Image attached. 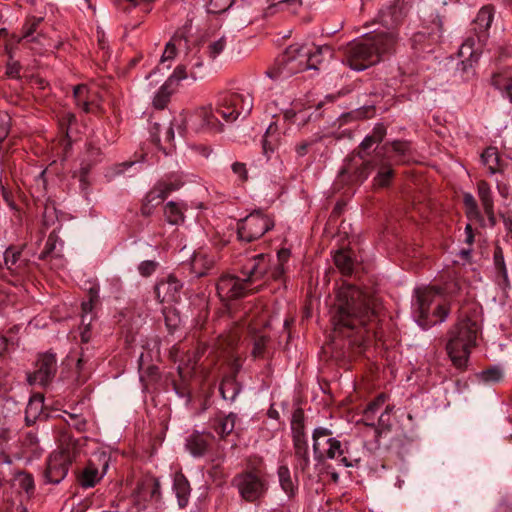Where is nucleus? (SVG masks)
Here are the masks:
<instances>
[{
	"label": "nucleus",
	"instance_id": "obj_37",
	"mask_svg": "<svg viewBox=\"0 0 512 512\" xmlns=\"http://www.w3.org/2000/svg\"><path fill=\"white\" fill-rule=\"evenodd\" d=\"M13 480L15 485L25 491L29 497L34 494L35 484L32 474L25 471H19L14 475Z\"/></svg>",
	"mask_w": 512,
	"mask_h": 512
},
{
	"label": "nucleus",
	"instance_id": "obj_64",
	"mask_svg": "<svg viewBox=\"0 0 512 512\" xmlns=\"http://www.w3.org/2000/svg\"><path fill=\"white\" fill-rule=\"evenodd\" d=\"M156 201H149L148 194L145 197V201L141 207V214L143 216H150L152 214L153 208L156 206Z\"/></svg>",
	"mask_w": 512,
	"mask_h": 512
},
{
	"label": "nucleus",
	"instance_id": "obj_18",
	"mask_svg": "<svg viewBox=\"0 0 512 512\" xmlns=\"http://www.w3.org/2000/svg\"><path fill=\"white\" fill-rule=\"evenodd\" d=\"M494 9L492 6H484L478 12L473 21V30L476 33L478 44H483L488 37L487 31L493 21Z\"/></svg>",
	"mask_w": 512,
	"mask_h": 512
},
{
	"label": "nucleus",
	"instance_id": "obj_63",
	"mask_svg": "<svg viewBox=\"0 0 512 512\" xmlns=\"http://www.w3.org/2000/svg\"><path fill=\"white\" fill-rule=\"evenodd\" d=\"M2 173L3 171L0 172V189L4 200L10 203L12 201V195L8 188V182L6 179H3Z\"/></svg>",
	"mask_w": 512,
	"mask_h": 512
},
{
	"label": "nucleus",
	"instance_id": "obj_34",
	"mask_svg": "<svg viewBox=\"0 0 512 512\" xmlns=\"http://www.w3.org/2000/svg\"><path fill=\"white\" fill-rule=\"evenodd\" d=\"M164 216L167 222L172 225H179L184 221L183 208L174 201L165 205Z\"/></svg>",
	"mask_w": 512,
	"mask_h": 512
},
{
	"label": "nucleus",
	"instance_id": "obj_2",
	"mask_svg": "<svg viewBox=\"0 0 512 512\" xmlns=\"http://www.w3.org/2000/svg\"><path fill=\"white\" fill-rule=\"evenodd\" d=\"M253 109V97L250 93L225 92L219 95L215 113L209 107L197 109L186 120L195 131L210 129L221 131V125L217 115L226 122H233L238 117H247Z\"/></svg>",
	"mask_w": 512,
	"mask_h": 512
},
{
	"label": "nucleus",
	"instance_id": "obj_51",
	"mask_svg": "<svg viewBox=\"0 0 512 512\" xmlns=\"http://www.w3.org/2000/svg\"><path fill=\"white\" fill-rule=\"evenodd\" d=\"M180 40L179 37L173 36L172 39L166 44L164 52L161 56V62H165L167 60H173L177 55V48L175 42Z\"/></svg>",
	"mask_w": 512,
	"mask_h": 512
},
{
	"label": "nucleus",
	"instance_id": "obj_60",
	"mask_svg": "<svg viewBox=\"0 0 512 512\" xmlns=\"http://www.w3.org/2000/svg\"><path fill=\"white\" fill-rule=\"evenodd\" d=\"M88 88L84 84L76 85L73 89V95L76 101L77 106H80L81 101L84 99H88Z\"/></svg>",
	"mask_w": 512,
	"mask_h": 512
},
{
	"label": "nucleus",
	"instance_id": "obj_6",
	"mask_svg": "<svg viewBox=\"0 0 512 512\" xmlns=\"http://www.w3.org/2000/svg\"><path fill=\"white\" fill-rule=\"evenodd\" d=\"M58 442V449L50 454L44 470L45 481L50 484H59L66 477L69 467L81 451L79 440L67 431L60 433Z\"/></svg>",
	"mask_w": 512,
	"mask_h": 512
},
{
	"label": "nucleus",
	"instance_id": "obj_53",
	"mask_svg": "<svg viewBox=\"0 0 512 512\" xmlns=\"http://www.w3.org/2000/svg\"><path fill=\"white\" fill-rule=\"evenodd\" d=\"M65 421L69 426L75 428L77 431L82 432L86 429L87 422L85 418L79 415L69 413L68 418L65 419Z\"/></svg>",
	"mask_w": 512,
	"mask_h": 512
},
{
	"label": "nucleus",
	"instance_id": "obj_19",
	"mask_svg": "<svg viewBox=\"0 0 512 512\" xmlns=\"http://www.w3.org/2000/svg\"><path fill=\"white\" fill-rule=\"evenodd\" d=\"M135 493L139 500L159 501L161 497L159 480L152 476L143 478L138 482Z\"/></svg>",
	"mask_w": 512,
	"mask_h": 512
},
{
	"label": "nucleus",
	"instance_id": "obj_44",
	"mask_svg": "<svg viewBox=\"0 0 512 512\" xmlns=\"http://www.w3.org/2000/svg\"><path fill=\"white\" fill-rule=\"evenodd\" d=\"M240 339V332L238 329L230 331L227 335L219 337V347L223 350L233 349Z\"/></svg>",
	"mask_w": 512,
	"mask_h": 512
},
{
	"label": "nucleus",
	"instance_id": "obj_8",
	"mask_svg": "<svg viewBox=\"0 0 512 512\" xmlns=\"http://www.w3.org/2000/svg\"><path fill=\"white\" fill-rule=\"evenodd\" d=\"M274 226L273 220L260 211H254L237 224V234L241 241L252 242L261 238Z\"/></svg>",
	"mask_w": 512,
	"mask_h": 512
},
{
	"label": "nucleus",
	"instance_id": "obj_3",
	"mask_svg": "<svg viewBox=\"0 0 512 512\" xmlns=\"http://www.w3.org/2000/svg\"><path fill=\"white\" fill-rule=\"evenodd\" d=\"M396 32H376L350 42L345 48L344 62L353 70L362 71L379 63L396 50Z\"/></svg>",
	"mask_w": 512,
	"mask_h": 512
},
{
	"label": "nucleus",
	"instance_id": "obj_62",
	"mask_svg": "<svg viewBox=\"0 0 512 512\" xmlns=\"http://www.w3.org/2000/svg\"><path fill=\"white\" fill-rule=\"evenodd\" d=\"M386 127L382 123H378L372 130L371 136L377 143H381L386 136Z\"/></svg>",
	"mask_w": 512,
	"mask_h": 512
},
{
	"label": "nucleus",
	"instance_id": "obj_26",
	"mask_svg": "<svg viewBox=\"0 0 512 512\" xmlns=\"http://www.w3.org/2000/svg\"><path fill=\"white\" fill-rule=\"evenodd\" d=\"M347 454V447L343 446L341 441H339L335 437L332 439L327 449H325L326 458L338 459L346 467H351L353 466V461H357V459H352Z\"/></svg>",
	"mask_w": 512,
	"mask_h": 512
},
{
	"label": "nucleus",
	"instance_id": "obj_57",
	"mask_svg": "<svg viewBox=\"0 0 512 512\" xmlns=\"http://www.w3.org/2000/svg\"><path fill=\"white\" fill-rule=\"evenodd\" d=\"M21 69V64L18 61L12 60V56H10V61L6 65V75L14 79H19Z\"/></svg>",
	"mask_w": 512,
	"mask_h": 512
},
{
	"label": "nucleus",
	"instance_id": "obj_27",
	"mask_svg": "<svg viewBox=\"0 0 512 512\" xmlns=\"http://www.w3.org/2000/svg\"><path fill=\"white\" fill-rule=\"evenodd\" d=\"M236 419L237 415L234 413H220L212 420V428L221 438H225L234 430Z\"/></svg>",
	"mask_w": 512,
	"mask_h": 512
},
{
	"label": "nucleus",
	"instance_id": "obj_12",
	"mask_svg": "<svg viewBox=\"0 0 512 512\" xmlns=\"http://www.w3.org/2000/svg\"><path fill=\"white\" fill-rule=\"evenodd\" d=\"M441 292V289L437 287H424L415 290L416 301L414 307L418 313L417 322L424 329L435 323V321L428 320L429 310L435 297L440 295Z\"/></svg>",
	"mask_w": 512,
	"mask_h": 512
},
{
	"label": "nucleus",
	"instance_id": "obj_38",
	"mask_svg": "<svg viewBox=\"0 0 512 512\" xmlns=\"http://www.w3.org/2000/svg\"><path fill=\"white\" fill-rule=\"evenodd\" d=\"M334 263L336 267L345 275H349L353 271V260L347 251H337L334 255Z\"/></svg>",
	"mask_w": 512,
	"mask_h": 512
},
{
	"label": "nucleus",
	"instance_id": "obj_52",
	"mask_svg": "<svg viewBox=\"0 0 512 512\" xmlns=\"http://www.w3.org/2000/svg\"><path fill=\"white\" fill-rule=\"evenodd\" d=\"M187 77V67L185 65H178L166 81H171V85L176 88L179 81L184 80Z\"/></svg>",
	"mask_w": 512,
	"mask_h": 512
},
{
	"label": "nucleus",
	"instance_id": "obj_30",
	"mask_svg": "<svg viewBox=\"0 0 512 512\" xmlns=\"http://www.w3.org/2000/svg\"><path fill=\"white\" fill-rule=\"evenodd\" d=\"M173 488L177 496L179 506L185 507L188 503L191 489L188 480L183 474L178 473L175 475Z\"/></svg>",
	"mask_w": 512,
	"mask_h": 512
},
{
	"label": "nucleus",
	"instance_id": "obj_1",
	"mask_svg": "<svg viewBox=\"0 0 512 512\" xmlns=\"http://www.w3.org/2000/svg\"><path fill=\"white\" fill-rule=\"evenodd\" d=\"M330 314L334 344L344 341L342 348L348 356L362 354L377 320L374 299L357 286L343 284L337 290Z\"/></svg>",
	"mask_w": 512,
	"mask_h": 512
},
{
	"label": "nucleus",
	"instance_id": "obj_29",
	"mask_svg": "<svg viewBox=\"0 0 512 512\" xmlns=\"http://www.w3.org/2000/svg\"><path fill=\"white\" fill-rule=\"evenodd\" d=\"M44 406V396L40 393L34 394L26 407L25 420L28 425L35 423L36 419L42 413Z\"/></svg>",
	"mask_w": 512,
	"mask_h": 512
},
{
	"label": "nucleus",
	"instance_id": "obj_55",
	"mask_svg": "<svg viewBox=\"0 0 512 512\" xmlns=\"http://www.w3.org/2000/svg\"><path fill=\"white\" fill-rule=\"evenodd\" d=\"M392 150L402 157L410 155L411 147L407 141L396 140L391 143Z\"/></svg>",
	"mask_w": 512,
	"mask_h": 512
},
{
	"label": "nucleus",
	"instance_id": "obj_32",
	"mask_svg": "<svg viewBox=\"0 0 512 512\" xmlns=\"http://www.w3.org/2000/svg\"><path fill=\"white\" fill-rule=\"evenodd\" d=\"M492 84L505 92L507 98L512 102V70H505L495 73L492 77Z\"/></svg>",
	"mask_w": 512,
	"mask_h": 512
},
{
	"label": "nucleus",
	"instance_id": "obj_35",
	"mask_svg": "<svg viewBox=\"0 0 512 512\" xmlns=\"http://www.w3.org/2000/svg\"><path fill=\"white\" fill-rule=\"evenodd\" d=\"M175 90L176 88L171 85V81H166L160 87L159 91L153 99L154 107L157 109H164L170 101V97Z\"/></svg>",
	"mask_w": 512,
	"mask_h": 512
},
{
	"label": "nucleus",
	"instance_id": "obj_33",
	"mask_svg": "<svg viewBox=\"0 0 512 512\" xmlns=\"http://www.w3.org/2000/svg\"><path fill=\"white\" fill-rule=\"evenodd\" d=\"M279 483L283 491L291 498L297 490L296 483L291 478L290 470L287 466L282 465L278 468Z\"/></svg>",
	"mask_w": 512,
	"mask_h": 512
},
{
	"label": "nucleus",
	"instance_id": "obj_36",
	"mask_svg": "<svg viewBox=\"0 0 512 512\" xmlns=\"http://www.w3.org/2000/svg\"><path fill=\"white\" fill-rule=\"evenodd\" d=\"M394 178V170L389 164H383L378 168L373 179V185L377 188L388 187Z\"/></svg>",
	"mask_w": 512,
	"mask_h": 512
},
{
	"label": "nucleus",
	"instance_id": "obj_59",
	"mask_svg": "<svg viewBox=\"0 0 512 512\" xmlns=\"http://www.w3.org/2000/svg\"><path fill=\"white\" fill-rule=\"evenodd\" d=\"M164 316H165V323H166V326L168 327V329L170 331L175 330L180 322V319H179L177 313L174 310H168L167 312H165Z\"/></svg>",
	"mask_w": 512,
	"mask_h": 512
},
{
	"label": "nucleus",
	"instance_id": "obj_21",
	"mask_svg": "<svg viewBox=\"0 0 512 512\" xmlns=\"http://www.w3.org/2000/svg\"><path fill=\"white\" fill-rule=\"evenodd\" d=\"M333 438V432L328 428L318 427L313 431V453L316 460L322 461L325 458V449Z\"/></svg>",
	"mask_w": 512,
	"mask_h": 512
},
{
	"label": "nucleus",
	"instance_id": "obj_24",
	"mask_svg": "<svg viewBox=\"0 0 512 512\" xmlns=\"http://www.w3.org/2000/svg\"><path fill=\"white\" fill-rule=\"evenodd\" d=\"M293 447L296 458V468L305 472L310 466L308 445L305 435L293 436Z\"/></svg>",
	"mask_w": 512,
	"mask_h": 512
},
{
	"label": "nucleus",
	"instance_id": "obj_10",
	"mask_svg": "<svg viewBox=\"0 0 512 512\" xmlns=\"http://www.w3.org/2000/svg\"><path fill=\"white\" fill-rule=\"evenodd\" d=\"M365 156L366 154H362L361 151H354L346 159L340 170V175L343 177L347 176L351 184L363 183L374 169L372 161L365 160Z\"/></svg>",
	"mask_w": 512,
	"mask_h": 512
},
{
	"label": "nucleus",
	"instance_id": "obj_9",
	"mask_svg": "<svg viewBox=\"0 0 512 512\" xmlns=\"http://www.w3.org/2000/svg\"><path fill=\"white\" fill-rule=\"evenodd\" d=\"M109 459V455L105 452L94 453L78 475L79 485L82 488L94 487L105 475L109 467Z\"/></svg>",
	"mask_w": 512,
	"mask_h": 512
},
{
	"label": "nucleus",
	"instance_id": "obj_17",
	"mask_svg": "<svg viewBox=\"0 0 512 512\" xmlns=\"http://www.w3.org/2000/svg\"><path fill=\"white\" fill-rule=\"evenodd\" d=\"M182 282L174 275L159 281L155 287V293L160 302L175 303L181 299Z\"/></svg>",
	"mask_w": 512,
	"mask_h": 512
},
{
	"label": "nucleus",
	"instance_id": "obj_13",
	"mask_svg": "<svg viewBox=\"0 0 512 512\" xmlns=\"http://www.w3.org/2000/svg\"><path fill=\"white\" fill-rule=\"evenodd\" d=\"M408 13V6L405 0H395L383 6L377 15V22L389 29V32L402 24Z\"/></svg>",
	"mask_w": 512,
	"mask_h": 512
},
{
	"label": "nucleus",
	"instance_id": "obj_4",
	"mask_svg": "<svg viewBox=\"0 0 512 512\" xmlns=\"http://www.w3.org/2000/svg\"><path fill=\"white\" fill-rule=\"evenodd\" d=\"M322 50L323 48L318 47L312 52L299 44L290 45L266 74L271 79H278L290 77L307 69H317L321 62Z\"/></svg>",
	"mask_w": 512,
	"mask_h": 512
},
{
	"label": "nucleus",
	"instance_id": "obj_11",
	"mask_svg": "<svg viewBox=\"0 0 512 512\" xmlns=\"http://www.w3.org/2000/svg\"><path fill=\"white\" fill-rule=\"evenodd\" d=\"M57 372V360L53 353L46 352L38 356L35 370L27 374L30 385L47 386L54 379Z\"/></svg>",
	"mask_w": 512,
	"mask_h": 512
},
{
	"label": "nucleus",
	"instance_id": "obj_31",
	"mask_svg": "<svg viewBox=\"0 0 512 512\" xmlns=\"http://www.w3.org/2000/svg\"><path fill=\"white\" fill-rule=\"evenodd\" d=\"M219 391L223 399L228 401H234L237 395L241 391V386L237 382L235 376H226L222 379L219 387Z\"/></svg>",
	"mask_w": 512,
	"mask_h": 512
},
{
	"label": "nucleus",
	"instance_id": "obj_58",
	"mask_svg": "<svg viewBox=\"0 0 512 512\" xmlns=\"http://www.w3.org/2000/svg\"><path fill=\"white\" fill-rule=\"evenodd\" d=\"M232 171L238 176L241 182H245L248 179V171L246 165L242 162H234L231 166Z\"/></svg>",
	"mask_w": 512,
	"mask_h": 512
},
{
	"label": "nucleus",
	"instance_id": "obj_47",
	"mask_svg": "<svg viewBox=\"0 0 512 512\" xmlns=\"http://www.w3.org/2000/svg\"><path fill=\"white\" fill-rule=\"evenodd\" d=\"M235 0H210L207 5V12L211 14H220L227 11Z\"/></svg>",
	"mask_w": 512,
	"mask_h": 512
},
{
	"label": "nucleus",
	"instance_id": "obj_45",
	"mask_svg": "<svg viewBox=\"0 0 512 512\" xmlns=\"http://www.w3.org/2000/svg\"><path fill=\"white\" fill-rule=\"evenodd\" d=\"M394 407L387 405L385 410L378 417V431H389L392 427V412Z\"/></svg>",
	"mask_w": 512,
	"mask_h": 512
},
{
	"label": "nucleus",
	"instance_id": "obj_50",
	"mask_svg": "<svg viewBox=\"0 0 512 512\" xmlns=\"http://www.w3.org/2000/svg\"><path fill=\"white\" fill-rule=\"evenodd\" d=\"M494 264L498 272L502 275L504 282H508L507 270L504 262L503 252L500 247L494 251Z\"/></svg>",
	"mask_w": 512,
	"mask_h": 512
},
{
	"label": "nucleus",
	"instance_id": "obj_14",
	"mask_svg": "<svg viewBox=\"0 0 512 512\" xmlns=\"http://www.w3.org/2000/svg\"><path fill=\"white\" fill-rule=\"evenodd\" d=\"M217 293L222 300H232L244 297L249 291V285L243 277L223 275L216 285Z\"/></svg>",
	"mask_w": 512,
	"mask_h": 512
},
{
	"label": "nucleus",
	"instance_id": "obj_56",
	"mask_svg": "<svg viewBox=\"0 0 512 512\" xmlns=\"http://www.w3.org/2000/svg\"><path fill=\"white\" fill-rule=\"evenodd\" d=\"M20 255H21V252L12 251L11 248L6 250L5 256H4L5 265L7 266V269L10 270L11 272H14L16 270V269H13V266L17 263Z\"/></svg>",
	"mask_w": 512,
	"mask_h": 512
},
{
	"label": "nucleus",
	"instance_id": "obj_42",
	"mask_svg": "<svg viewBox=\"0 0 512 512\" xmlns=\"http://www.w3.org/2000/svg\"><path fill=\"white\" fill-rule=\"evenodd\" d=\"M480 381L484 383H498L503 378V372L499 367H490L478 374Z\"/></svg>",
	"mask_w": 512,
	"mask_h": 512
},
{
	"label": "nucleus",
	"instance_id": "obj_61",
	"mask_svg": "<svg viewBox=\"0 0 512 512\" xmlns=\"http://www.w3.org/2000/svg\"><path fill=\"white\" fill-rule=\"evenodd\" d=\"M278 5L281 6L282 9L297 13L298 9L302 6V0H282Z\"/></svg>",
	"mask_w": 512,
	"mask_h": 512
},
{
	"label": "nucleus",
	"instance_id": "obj_23",
	"mask_svg": "<svg viewBox=\"0 0 512 512\" xmlns=\"http://www.w3.org/2000/svg\"><path fill=\"white\" fill-rule=\"evenodd\" d=\"M213 439L211 434L193 433L186 440V448L194 457L203 456Z\"/></svg>",
	"mask_w": 512,
	"mask_h": 512
},
{
	"label": "nucleus",
	"instance_id": "obj_54",
	"mask_svg": "<svg viewBox=\"0 0 512 512\" xmlns=\"http://www.w3.org/2000/svg\"><path fill=\"white\" fill-rule=\"evenodd\" d=\"M158 267V263L152 260L142 261L138 266V271L143 277L152 275Z\"/></svg>",
	"mask_w": 512,
	"mask_h": 512
},
{
	"label": "nucleus",
	"instance_id": "obj_7",
	"mask_svg": "<svg viewBox=\"0 0 512 512\" xmlns=\"http://www.w3.org/2000/svg\"><path fill=\"white\" fill-rule=\"evenodd\" d=\"M477 332V323L469 318L459 321L451 329L446 350L456 368L466 367L471 348L476 344Z\"/></svg>",
	"mask_w": 512,
	"mask_h": 512
},
{
	"label": "nucleus",
	"instance_id": "obj_49",
	"mask_svg": "<svg viewBox=\"0 0 512 512\" xmlns=\"http://www.w3.org/2000/svg\"><path fill=\"white\" fill-rule=\"evenodd\" d=\"M269 338L264 335L254 337L252 355L254 358L264 357L266 345Z\"/></svg>",
	"mask_w": 512,
	"mask_h": 512
},
{
	"label": "nucleus",
	"instance_id": "obj_16",
	"mask_svg": "<svg viewBox=\"0 0 512 512\" xmlns=\"http://www.w3.org/2000/svg\"><path fill=\"white\" fill-rule=\"evenodd\" d=\"M269 268V259L266 254H258L249 258L241 268L243 280L250 286L253 282L262 279Z\"/></svg>",
	"mask_w": 512,
	"mask_h": 512
},
{
	"label": "nucleus",
	"instance_id": "obj_28",
	"mask_svg": "<svg viewBox=\"0 0 512 512\" xmlns=\"http://www.w3.org/2000/svg\"><path fill=\"white\" fill-rule=\"evenodd\" d=\"M280 142V133L278 126L275 123H271L262 139L263 154L270 158V155L278 148Z\"/></svg>",
	"mask_w": 512,
	"mask_h": 512
},
{
	"label": "nucleus",
	"instance_id": "obj_48",
	"mask_svg": "<svg viewBox=\"0 0 512 512\" xmlns=\"http://www.w3.org/2000/svg\"><path fill=\"white\" fill-rule=\"evenodd\" d=\"M475 40L473 38H468L460 47L459 54L461 57L468 56V61L471 63L472 61H477L476 49H474Z\"/></svg>",
	"mask_w": 512,
	"mask_h": 512
},
{
	"label": "nucleus",
	"instance_id": "obj_46",
	"mask_svg": "<svg viewBox=\"0 0 512 512\" xmlns=\"http://www.w3.org/2000/svg\"><path fill=\"white\" fill-rule=\"evenodd\" d=\"M226 38L221 37L218 40L211 41L207 46V55L210 59H216L225 49L226 47Z\"/></svg>",
	"mask_w": 512,
	"mask_h": 512
},
{
	"label": "nucleus",
	"instance_id": "obj_43",
	"mask_svg": "<svg viewBox=\"0 0 512 512\" xmlns=\"http://www.w3.org/2000/svg\"><path fill=\"white\" fill-rule=\"evenodd\" d=\"M190 73L189 76L194 80L203 79L205 76L203 60L200 56L194 55L189 60Z\"/></svg>",
	"mask_w": 512,
	"mask_h": 512
},
{
	"label": "nucleus",
	"instance_id": "obj_22",
	"mask_svg": "<svg viewBox=\"0 0 512 512\" xmlns=\"http://www.w3.org/2000/svg\"><path fill=\"white\" fill-rule=\"evenodd\" d=\"M182 183L179 179L161 180L148 193L149 201H156L160 204L171 192L178 190Z\"/></svg>",
	"mask_w": 512,
	"mask_h": 512
},
{
	"label": "nucleus",
	"instance_id": "obj_39",
	"mask_svg": "<svg viewBox=\"0 0 512 512\" xmlns=\"http://www.w3.org/2000/svg\"><path fill=\"white\" fill-rule=\"evenodd\" d=\"M481 160L488 166V170L491 174H495L499 171V155L495 147H488L481 154Z\"/></svg>",
	"mask_w": 512,
	"mask_h": 512
},
{
	"label": "nucleus",
	"instance_id": "obj_5",
	"mask_svg": "<svg viewBox=\"0 0 512 512\" xmlns=\"http://www.w3.org/2000/svg\"><path fill=\"white\" fill-rule=\"evenodd\" d=\"M232 486L246 502L256 503L263 499L267 494L269 481L262 459L249 458L245 468L233 477Z\"/></svg>",
	"mask_w": 512,
	"mask_h": 512
},
{
	"label": "nucleus",
	"instance_id": "obj_25",
	"mask_svg": "<svg viewBox=\"0 0 512 512\" xmlns=\"http://www.w3.org/2000/svg\"><path fill=\"white\" fill-rule=\"evenodd\" d=\"M213 265V257L209 256L202 250L194 252L190 261L191 272L197 277L206 275L207 272L213 267Z\"/></svg>",
	"mask_w": 512,
	"mask_h": 512
},
{
	"label": "nucleus",
	"instance_id": "obj_15",
	"mask_svg": "<svg viewBox=\"0 0 512 512\" xmlns=\"http://www.w3.org/2000/svg\"><path fill=\"white\" fill-rule=\"evenodd\" d=\"M154 1L155 0H117V8L123 14L129 16L136 8H139L140 11L143 13V16L139 21H128L124 25L125 36L129 32H132L135 29H137L144 22V17L151 12V4Z\"/></svg>",
	"mask_w": 512,
	"mask_h": 512
},
{
	"label": "nucleus",
	"instance_id": "obj_41",
	"mask_svg": "<svg viewBox=\"0 0 512 512\" xmlns=\"http://www.w3.org/2000/svg\"><path fill=\"white\" fill-rule=\"evenodd\" d=\"M304 411L302 408H297L292 414L291 430L293 436L305 435L304 429Z\"/></svg>",
	"mask_w": 512,
	"mask_h": 512
},
{
	"label": "nucleus",
	"instance_id": "obj_20",
	"mask_svg": "<svg viewBox=\"0 0 512 512\" xmlns=\"http://www.w3.org/2000/svg\"><path fill=\"white\" fill-rule=\"evenodd\" d=\"M43 20V17L27 16L22 25L21 38L19 40H27L30 44L40 43V39L44 37L42 30L39 29Z\"/></svg>",
	"mask_w": 512,
	"mask_h": 512
},
{
	"label": "nucleus",
	"instance_id": "obj_40",
	"mask_svg": "<svg viewBox=\"0 0 512 512\" xmlns=\"http://www.w3.org/2000/svg\"><path fill=\"white\" fill-rule=\"evenodd\" d=\"M478 196L483 209L493 207V197L490 186L487 181L481 180L477 183Z\"/></svg>",
	"mask_w": 512,
	"mask_h": 512
}]
</instances>
